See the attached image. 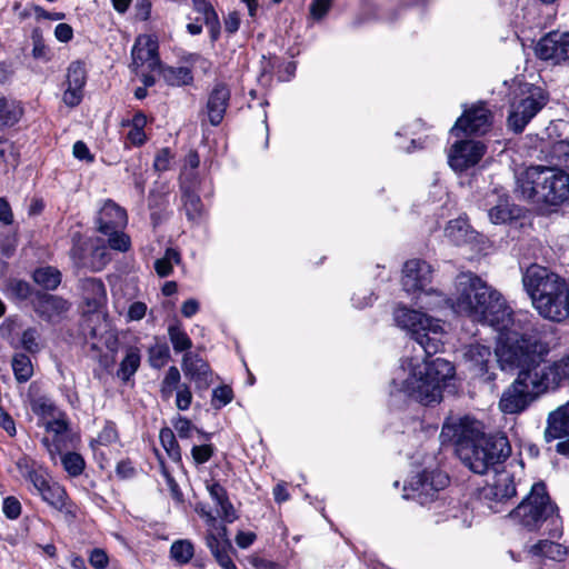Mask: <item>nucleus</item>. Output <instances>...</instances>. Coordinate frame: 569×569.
<instances>
[{
    "label": "nucleus",
    "mask_w": 569,
    "mask_h": 569,
    "mask_svg": "<svg viewBox=\"0 0 569 569\" xmlns=\"http://www.w3.org/2000/svg\"><path fill=\"white\" fill-rule=\"evenodd\" d=\"M440 437L456 441L460 460L475 473L485 475L497 470L510 455L511 447L503 435H485L480 423L466 417L458 422L446 421Z\"/></svg>",
    "instance_id": "f257e3e1"
},
{
    "label": "nucleus",
    "mask_w": 569,
    "mask_h": 569,
    "mask_svg": "<svg viewBox=\"0 0 569 569\" xmlns=\"http://www.w3.org/2000/svg\"><path fill=\"white\" fill-rule=\"evenodd\" d=\"M450 301L455 312L487 325L496 331L513 325L512 311L502 296L472 272H461L457 276Z\"/></svg>",
    "instance_id": "f03ea898"
},
{
    "label": "nucleus",
    "mask_w": 569,
    "mask_h": 569,
    "mask_svg": "<svg viewBox=\"0 0 569 569\" xmlns=\"http://www.w3.org/2000/svg\"><path fill=\"white\" fill-rule=\"evenodd\" d=\"M455 377V368L448 360L436 358L432 360L405 359L392 379V387L429 406L442 399V390L447 382Z\"/></svg>",
    "instance_id": "7ed1b4c3"
},
{
    "label": "nucleus",
    "mask_w": 569,
    "mask_h": 569,
    "mask_svg": "<svg viewBox=\"0 0 569 569\" xmlns=\"http://www.w3.org/2000/svg\"><path fill=\"white\" fill-rule=\"evenodd\" d=\"M525 315H512V323L507 329L497 331L498 343L495 351L496 361L502 370L536 371L543 369V357L548 353V347L536 336L520 333L523 329Z\"/></svg>",
    "instance_id": "20e7f679"
},
{
    "label": "nucleus",
    "mask_w": 569,
    "mask_h": 569,
    "mask_svg": "<svg viewBox=\"0 0 569 569\" xmlns=\"http://www.w3.org/2000/svg\"><path fill=\"white\" fill-rule=\"evenodd\" d=\"M525 290L536 310L546 319L562 321L569 298V282L548 268L533 263L522 274Z\"/></svg>",
    "instance_id": "39448f33"
},
{
    "label": "nucleus",
    "mask_w": 569,
    "mask_h": 569,
    "mask_svg": "<svg viewBox=\"0 0 569 569\" xmlns=\"http://www.w3.org/2000/svg\"><path fill=\"white\" fill-rule=\"evenodd\" d=\"M509 518L528 531L542 530L550 538H560L562 520L542 482L532 485L530 492L509 512Z\"/></svg>",
    "instance_id": "423d86ee"
},
{
    "label": "nucleus",
    "mask_w": 569,
    "mask_h": 569,
    "mask_svg": "<svg viewBox=\"0 0 569 569\" xmlns=\"http://www.w3.org/2000/svg\"><path fill=\"white\" fill-rule=\"evenodd\" d=\"M521 194L535 202L560 206L569 200V176L549 167H530L518 178Z\"/></svg>",
    "instance_id": "0eeeda50"
},
{
    "label": "nucleus",
    "mask_w": 569,
    "mask_h": 569,
    "mask_svg": "<svg viewBox=\"0 0 569 569\" xmlns=\"http://www.w3.org/2000/svg\"><path fill=\"white\" fill-rule=\"evenodd\" d=\"M393 319L398 327L410 333L427 358L442 350L446 332L440 320L403 306L395 309Z\"/></svg>",
    "instance_id": "6e6552de"
},
{
    "label": "nucleus",
    "mask_w": 569,
    "mask_h": 569,
    "mask_svg": "<svg viewBox=\"0 0 569 569\" xmlns=\"http://www.w3.org/2000/svg\"><path fill=\"white\" fill-rule=\"evenodd\" d=\"M546 391V383L538 370L520 371L516 380L502 392L499 409L506 415L520 413Z\"/></svg>",
    "instance_id": "1a4fd4ad"
},
{
    "label": "nucleus",
    "mask_w": 569,
    "mask_h": 569,
    "mask_svg": "<svg viewBox=\"0 0 569 569\" xmlns=\"http://www.w3.org/2000/svg\"><path fill=\"white\" fill-rule=\"evenodd\" d=\"M127 224L126 209L112 200H106L94 218L98 239L109 249H130L131 238L124 231Z\"/></svg>",
    "instance_id": "9d476101"
},
{
    "label": "nucleus",
    "mask_w": 569,
    "mask_h": 569,
    "mask_svg": "<svg viewBox=\"0 0 569 569\" xmlns=\"http://www.w3.org/2000/svg\"><path fill=\"white\" fill-rule=\"evenodd\" d=\"M432 268L429 263L420 259L408 260L402 269V286L407 292L422 291L419 296L421 306L433 310L439 308L447 300L436 290L425 291V288L431 282Z\"/></svg>",
    "instance_id": "9b49d317"
},
{
    "label": "nucleus",
    "mask_w": 569,
    "mask_h": 569,
    "mask_svg": "<svg viewBox=\"0 0 569 569\" xmlns=\"http://www.w3.org/2000/svg\"><path fill=\"white\" fill-rule=\"evenodd\" d=\"M449 483V477L440 470H423L413 475L405 485L402 497L420 505H428L437 499L439 491Z\"/></svg>",
    "instance_id": "f8f14e48"
},
{
    "label": "nucleus",
    "mask_w": 569,
    "mask_h": 569,
    "mask_svg": "<svg viewBox=\"0 0 569 569\" xmlns=\"http://www.w3.org/2000/svg\"><path fill=\"white\" fill-rule=\"evenodd\" d=\"M547 97L539 87H529L510 107L508 127L515 133L523 131L530 120L545 107Z\"/></svg>",
    "instance_id": "ddd939ff"
},
{
    "label": "nucleus",
    "mask_w": 569,
    "mask_h": 569,
    "mask_svg": "<svg viewBox=\"0 0 569 569\" xmlns=\"http://www.w3.org/2000/svg\"><path fill=\"white\" fill-rule=\"evenodd\" d=\"M495 471L493 481L481 489L480 499L485 501L492 512L497 513L502 510L500 505L516 496L517 487L511 472L507 470Z\"/></svg>",
    "instance_id": "4468645a"
},
{
    "label": "nucleus",
    "mask_w": 569,
    "mask_h": 569,
    "mask_svg": "<svg viewBox=\"0 0 569 569\" xmlns=\"http://www.w3.org/2000/svg\"><path fill=\"white\" fill-rule=\"evenodd\" d=\"M492 126V114L480 102L466 109L461 117H459L451 128V133L456 137L460 134H485Z\"/></svg>",
    "instance_id": "2eb2a0df"
},
{
    "label": "nucleus",
    "mask_w": 569,
    "mask_h": 569,
    "mask_svg": "<svg viewBox=\"0 0 569 569\" xmlns=\"http://www.w3.org/2000/svg\"><path fill=\"white\" fill-rule=\"evenodd\" d=\"M31 307L40 319L56 325L67 317L71 303L60 296L37 291L31 300Z\"/></svg>",
    "instance_id": "dca6fc26"
},
{
    "label": "nucleus",
    "mask_w": 569,
    "mask_h": 569,
    "mask_svg": "<svg viewBox=\"0 0 569 569\" xmlns=\"http://www.w3.org/2000/svg\"><path fill=\"white\" fill-rule=\"evenodd\" d=\"M545 439L548 442L559 439L556 451L569 456V401L548 415Z\"/></svg>",
    "instance_id": "f3484780"
},
{
    "label": "nucleus",
    "mask_w": 569,
    "mask_h": 569,
    "mask_svg": "<svg viewBox=\"0 0 569 569\" xmlns=\"http://www.w3.org/2000/svg\"><path fill=\"white\" fill-rule=\"evenodd\" d=\"M486 152L481 141L459 140L452 144L449 154V166L457 172H462L476 166Z\"/></svg>",
    "instance_id": "a211bd4d"
},
{
    "label": "nucleus",
    "mask_w": 569,
    "mask_h": 569,
    "mask_svg": "<svg viewBox=\"0 0 569 569\" xmlns=\"http://www.w3.org/2000/svg\"><path fill=\"white\" fill-rule=\"evenodd\" d=\"M535 51L542 60L569 62V32H549L538 41Z\"/></svg>",
    "instance_id": "6ab92c4d"
},
{
    "label": "nucleus",
    "mask_w": 569,
    "mask_h": 569,
    "mask_svg": "<svg viewBox=\"0 0 569 569\" xmlns=\"http://www.w3.org/2000/svg\"><path fill=\"white\" fill-rule=\"evenodd\" d=\"M158 48L159 44L154 37L149 34L139 36L131 51L134 70L147 67L150 71H154L160 68Z\"/></svg>",
    "instance_id": "aec40b11"
},
{
    "label": "nucleus",
    "mask_w": 569,
    "mask_h": 569,
    "mask_svg": "<svg viewBox=\"0 0 569 569\" xmlns=\"http://www.w3.org/2000/svg\"><path fill=\"white\" fill-rule=\"evenodd\" d=\"M483 206L488 208V217L493 224H503L518 217V209L511 207L505 192L492 190L485 197Z\"/></svg>",
    "instance_id": "412c9836"
},
{
    "label": "nucleus",
    "mask_w": 569,
    "mask_h": 569,
    "mask_svg": "<svg viewBox=\"0 0 569 569\" xmlns=\"http://www.w3.org/2000/svg\"><path fill=\"white\" fill-rule=\"evenodd\" d=\"M465 360L475 375L486 377L488 381L495 379V373L491 372V368L495 367L493 356L489 347L480 343L468 346L465 351Z\"/></svg>",
    "instance_id": "4be33fe9"
},
{
    "label": "nucleus",
    "mask_w": 569,
    "mask_h": 569,
    "mask_svg": "<svg viewBox=\"0 0 569 569\" xmlns=\"http://www.w3.org/2000/svg\"><path fill=\"white\" fill-rule=\"evenodd\" d=\"M445 234L457 247L486 246L488 242V239L473 230L463 218L450 221L445 229Z\"/></svg>",
    "instance_id": "5701e85b"
},
{
    "label": "nucleus",
    "mask_w": 569,
    "mask_h": 569,
    "mask_svg": "<svg viewBox=\"0 0 569 569\" xmlns=\"http://www.w3.org/2000/svg\"><path fill=\"white\" fill-rule=\"evenodd\" d=\"M182 370L199 389H207L212 382L209 365L198 355L187 352L182 358Z\"/></svg>",
    "instance_id": "b1692460"
},
{
    "label": "nucleus",
    "mask_w": 569,
    "mask_h": 569,
    "mask_svg": "<svg viewBox=\"0 0 569 569\" xmlns=\"http://www.w3.org/2000/svg\"><path fill=\"white\" fill-rule=\"evenodd\" d=\"M206 543L222 569H237L230 557L232 545L227 538L226 527H222L217 533H209L206 538Z\"/></svg>",
    "instance_id": "393cba45"
},
{
    "label": "nucleus",
    "mask_w": 569,
    "mask_h": 569,
    "mask_svg": "<svg viewBox=\"0 0 569 569\" xmlns=\"http://www.w3.org/2000/svg\"><path fill=\"white\" fill-rule=\"evenodd\" d=\"M38 495L52 508L63 512L66 517L74 519L77 517L76 506L69 501L66 489L58 482L51 481Z\"/></svg>",
    "instance_id": "a878e982"
},
{
    "label": "nucleus",
    "mask_w": 569,
    "mask_h": 569,
    "mask_svg": "<svg viewBox=\"0 0 569 569\" xmlns=\"http://www.w3.org/2000/svg\"><path fill=\"white\" fill-rule=\"evenodd\" d=\"M229 99L230 90L227 86L223 83L216 84L207 103L208 118L212 126H218L223 120Z\"/></svg>",
    "instance_id": "bb28decb"
},
{
    "label": "nucleus",
    "mask_w": 569,
    "mask_h": 569,
    "mask_svg": "<svg viewBox=\"0 0 569 569\" xmlns=\"http://www.w3.org/2000/svg\"><path fill=\"white\" fill-rule=\"evenodd\" d=\"M82 298L90 311L99 309L106 301V288L101 280L87 278L80 281Z\"/></svg>",
    "instance_id": "cd10ccee"
},
{
    "label": "nucleus",
    "mask_w": 569,
    "mask_h": 569,
    "mask_svg": "<svg viewBox=\"0 0 569 569\" xmlns=\"http://www.w3.org/2000/svg\"><path fill=\"white\" fill-rule=\"evenodd\" d=\"M542 381L546 383L547 390L557 387L561 381H569V356L553 362L543 369H537Z\"/></svg>",
    "instance_id": "c85d7f7f"
},
{
    "label": "nucleus",
    "mask_w": 569,
    "mask_h": 569,
    "mask_svg": "<svg viewBox=\"0 0 569 569\" xmlns=\"http://www.w3.org/2000/svg\"><path fill=\"white\" fill-rule=\"evenodd\" d=\"M180 188L186 216L190 221H199L203 214V206L199 194L191 190V184L187 183L186 178H183V182L180 183Z\"/></svg>",
    "instance_id": "c756f323"
},
{
    "label": "nucleus",
    "mask_w": 569,
    "mask_h": 569,
    "mask_svg": "<svg viewBox=\"0 0 569 569\" xmlns=\"http://www.w3.org/2000/svg\"><path fill=\"white\" fill-rule=\"evenodd\" d=\"M31 277L34 283L50 291L56 290L60 286L62 279L61 272L52 266H41L36 268Z\"/></svg>",
    "instance_id": "7c9ffc66"
},
{
    "label": "nucleus",
    "mask_w": 569,
    "mask_h": 569,
    "mask_svg": "<svg viewBox=\"0 0 569 569\" xmlns=\"http://www.w3.org/2000/svg\"><path fill=\"white\" fill-rule=\"evenodd\" d=\"M23 114V107L20 101L12 98H0V126L12 127Z\"/></svg>",
    "instance_id": "2f4dec72"
},
{
    "label": "nucleus",
    "mask_w": 569,
    "mask_h": 569,
    "mask_svg": "<svg viewBox=\"0 0 569 569\" xmlns=\"http://www.w3.org/2000/svg\"><path fill=\"white\" fill-rule=\"evenodd\" d=\"M529 552L536 557H545L551 560L561 561L565 558L567 550L562 545L550 539H545L532 545Z\"/></svg>",
    "instance_id": "473e14b6"
},
{
    "label": "nucleus",
    "mask_w": 569,
    "mask_h": 569,
    "mask_svg": "<svg viewBox=\"0 0 569 569\" xmlns=\"http://www.w3.org/2000/svg\"><path fill=\"white\" fill-rule=\"evenodd\" d=\"M37 291L28 281L17 278L9 279L3 289L4 295L13 301H31Z\"/></svg>",
    "instance_id": "72a5a7b5"
},
{
    "label": "nucleus",
    "mask_w": 569,
    "mask_h": 569,
    "mask_svg": "<svg viewBox=\"0 0 569 569\" xmlns=\"http://www.w3.org/2000/svg\"><path fill=\"white\" fill-rule=\"evenodd\" d=\"M17 347L22 348L27 352L34 355L42 350L41 332L38 327H28L22 330Z\"/></svg>",
    "instance_id": "f704fd0d"
},
{
    "label": "nucleus",
    "mask_w": 569,
    "mask_h": 569,
    "mask_svg": "<svg viewBox=\"0 0 569 569\" xmlns=\"http://www.w3.org/2000/svg\"><path fill=\"white\" fill-rule=\"evenodd\" d=\"M160 71L164 81L170 86H187L193 80L192 72L188 67H166Z\"/></svg>",
    "instance_id": "c9c22d12"
},
{
    "label": "nucleus",
    "mask_w": 569,
    "mask_h": 569,
    "mask_svg": "<svg viewBox=\"0 0 569 569\" xmlns=\"http://www.w3.org/2000/svg\"><path fill=\"white\" fill-rule=\"evenodd\" d=\"M11 367L18 382H27L33 375L31 359L26 353L17 352L12 357Z\"/></svg>",
    "instance_id": "e433bc0d"
},
{
    "label": "nucleus",
    "mask_w": 569,
    "mask_h": 569,
    "mask_svg": "<svg viewBox=\"0 0 569 569\" xmlns=\"http://www.w3.org/2000/svg\"><path fill=\"white\" fill-rule=\"evenodd\" d=\"M140 361L139 349L134 347L129 348L118 369V377L124 381L129 380L137 372Z\"/></svg>",
    "instance_id": "4c0bfd02"
},
{
    "label": "nucleus",
    "mask_w": 569,
    "mask_h": 569,
    "mask_svg": "<svg viewBox=\"0 0 569 569\" xmlns=\"http://www.w3.org/2000/svg\"><path fill=\"white\" fill-rule=\"evenodd\" d=\"M193 545L188 539L176 540L170 547V557L179 565L188 563L193 558Z\"/></svg>",
    "instance_id": "58836bf2"
},
{
    "label": "nucleus",
    "mask_w": 569,
    "mask_h": 569,
    "mask_svg": "<svg viewBox=\"0 0 569 569\" xmlns=\"http://www.w3.org/2000/svg\"><path fill=\"white\" fill-rule=\"evenodd\" d=\"M169 206L168 196L152 191L149 196V208L151 210V219L153 224H158L168 216L167 208Z\"/></svg>",
    "instance_id": "ea45409f"
},
{
    "label": "nucleus",
    "mask_w": 569,
    "mask_h": 569,
    "mask_svg": "<svg viewBox=\"0 0 569 569\" xmlns=\"http://www.w3.org/2000/svg\"><path fill=\"white\" fill-rule=\"evenodd\" d=\"M168 336L176 352L187 351L192 347L191 339L179 322L169 326Z\"/></svg>",
    "instance_id": "a19ab883"
},
{
    "label": "nucleus",
    "mask_w": 569,
    "mask_h": 569,
    "mask_svg": "<svg viewBox=\"0 0 569 569\" xmlns=\"http://www.w3.org/2000/svg\"><path fill=\"white\" fill-rule=\"evenodd\" d=\"M31 410L43 419L54 418L60 412L54 402L44 396L32 399Z\"/></svg>",
    "instance_id": "79ce46f5"
},
{
    "label": "nucleus",
    "mask_w": 569,
    "mask_h": 569,
    "mask_svg": "<svg viewBox=\"0 0 569 569\" xmlns=\"http://www.w3.org/2000/svg\"><path fill=\"white\" fill-rule=\"evenodd\" d=\"M160 442L173 461H180L181 452L176 436L170 428H162L159 433Z\"/></svg>",
    "instance_id": "37998d69"
},
{
    "label": "nucleus",
    "mask_w": 569,
    "mask_h": 569,
    "mask_svg": "<svg viewBox=\"0 0 569 569\" xmlns=\"http://www.w3.org/2000/svg\"><path fill=\"white\" fill-rule=\"evenodd\" d=\"M193 9L203 16V21L210 28L219 26V18L208 0H192Z\"/></svg>",
    "instance_id": "c03bdc74"
},
{
    "label": "nucleus",
    "mask_w": 569,
    "mask_h": 569,
    "mask_svg": "<svg viewBox=\"0 0 569 569\" xmlns=\"http://www.w3.org/2000/svg\"><path fill=\"white\" fill-rule=\"evenodd\" d=\"M174 263H180L179 251H166L164 257L154 262L156 272L160 277H167L171 273Z\"/></svg>",
    "instance_id": "a18cd8bd"
},
{
    "label": "nucleus",
    "mask_w": 569,
    "mask_h": 569,
    "mask_svg": "<svg viewBox=\"0 0 569 569\" xmlns=\"http://www.w3.org/2000/svg\"><path fill=\"white\" fill-rule=\"evenodd\" d=\"M170 358V349L167 343H157L149 349V363L152 368H162Z\"/></svg>",
    "instance_id": "49530a36"
},
{
    "label": "nucleus",
    "mask_w": 569,
    "mask_h": 569,
    "mask_svg": "<svg viewBox=\"0 0 569 569\" xmlns=\"http://www.w3.org/2000/svg\"><path fill=\"white\" fill-rule=\"evenodd\" d=\"M64 470L72 477H77L82 473L84 469L83 458L76 452H68L61 458Z\"/></svg>",
    "instance_id": "de8ad7c7"
},
{
    "label": "nucleus",
    "mask_w": 569,
    "mask_h": 569,
    "mask_svg": "<svg viewBox=\"0 0 569 569\" xmlns=\"http://www.w3.org/2000/svg\"><path fill=\"white\" fill-rule=\"evenodd\" d=\"M67 84L83 89L86 84V70L81 62L74 61L69 66L67 72Z\"/></svg>",
    "instance_id": "09e8293b"
},
{
    "label": "nucleus",
    "mask_w": 569,
    "mask_h": 569,
    "mask_svg": "<svg viewBox=\"0 0 569 569\" xmlns=\"http://www.w3.org/2000/svg\"><path fill=\"white\" fill-rule=\"evenodd\" d=\"M180 371L177 367L172 366L168 369L162 382L161 395L164 399H169L180 381Z\"/></svg>",
    "instance_id": "8fccbe9b"
},
{
    "label": "nucleus",
    "mask_w": 569,
    "mask_h": 569,
    "mask_svg": "<svg viewBox=\"0 0 569 569\" xmlns=\"http://www.w3.org/2000/svg\"><path fill=\"white\" fill-rule=\"evenodd\" d=\"M32 39V56L34 59L49 60V49L42 38L40 29H34L31 33Z\"/></svg>",
    "instance_id": "3c124183"
},
{
    "label": "nucleus",
    "mask_w": 569,
    "mask_h": 569,
    "mask_svg": "<svg viewBox=\"0 0 569 569\" xmlns=\"http://www.w3.org/2000/svg\"><path fill=\"white\" fill-rule=\"evenodd\" d=\"M118 440H119V436H118L116 425L111 421H108V422H106L104 427L99 432V435L94 441L101 446H109V445L116 443Z\"/></svg>",
    "instance_id": "603ef678"
},
{
    "label": "nucleus",
    "mask_w": 569,
    "mask_h": 569,
    "mask_svg": "<svg viewBox=\"0 0 569 569\" xmlns=\"http://www.w3.org/2000/svg\"><path fill=\"white\" fill-rule=\"evenodd\" d=\"M33 487L37 493H39L43 488H46L52 480L50 479L48 472L42 467H38L36 471L31 473V476L27 479Z\"/></svg>",
    "instance_id": "864d4df0"
},
{
    "label": "nucleus",
    "mask_w": 569,
    "mask_h": 569,
    "mask_svg": "<svg viewBox=\"0 0 569 569\" xmlns=\"http://www.w3.org/2000/svg\"><path fill=\"white\" fill-rule=\"evenodd\" d=\"M233 393L230 387L221 386L213 390L212 392V406L216 409H220L221 407L228 405L232 401Z\"/></svg>",
    "instance_id": "5fc2aeb1"
},
{
    "label": "nucleus",
    "mask_w": 569,
    "mask_h": 569,
    "mask_svg": "<svg viewBox=\"0 0 569 569\" xmlns=\"http://www.w3.org/2000/svg\"><path fill=\"white\" fill-rule=\"evenodd\" d=\"M21 503L16 497H7L3 499L2 512L8 519L16 520L21 515Z\"/></svg>",
    "instance_id": "6e6d98bb"
},
{
    "label": "nucleus",
    "mask_w": 569,
    "mask_h": 569,
    "mask_svg": "<svg viewBox=\"0 0 569 569\" xmlns=\"http://www.w3.org/2000/svg\"><path fill=\"white\" fill-rule=\"evenodd\" d=\"M173 427L181 439H188L192 437L193 431H198L194 426H192L191 421L184 417L179 416L173 421Z\"/></svg>",
    "instance_id": "4d7b16f0"
},
{
    "label": "nucleus",
    "mask_w": 569,
    "mask_h": 569,
    "mask_svg": "<svg viewBox=\"0 0 569 569\" xmlns=\"http://www.w3.org/2000/svg\"><path fill=\"white\" fill-rule=\"evenodd\" d=\"M551 156L559 162L569 164V139L557 141L551 147Z\"/></svg>",
    "instance_id": "13d9d810"
},
{
    "label": "nucleus",
    "mask_w": 569,
    "mask_h": 569,
    "mask_svg": "<svg viewBox=\"0 0 569 569\" xmlns=\"http://www.w3.org/2000/svg\"><path fill=\"white\" fill-rule=\"evenodd\" d=\"M200 159L197 152L191 151L187 154L184 159V166L180 176V183L183 182V178L189 180V176H194V170L199 167Z\"/></svg>",
    "instance_id": "bf43d9fd"
},
{
    "label": "nucleus",
    "mask_w": 569,
    "mask_h": 569,
    "mask_svg": "<svg viewBox=\"0 0 569 569\" xmlns=\"http://www.w3.org/2000/svg\"><path fill=\"white\" fill-rule=\"evenodd\" d=\"M213 455V447L211 445L193 446L191 456L196 465L206 463Z\"/></svg>",
    "instance_id": "052dcab7"
},
{
    "label": "nucleus",
    "mask_w": 569,
    "mask_h": 569,
    "mask_svg": "<svg viewBox=\"0 0 569 569\" xmlns=\"http://www.w3.org/2000/svg\"><path fill=\"white\" fill-rule=\"evenodd\" d=\"M332 6V0H312L309 7L310 16L315 20L322 19Z\"/></svg>",
    "instance_id": "680f3d73"
},
{
    "label": "nucleus",
    "mask_w": 569,
    "mask_h": 569,
    "mask_svg": "<svg viewBox=\"0 0 569 569\" xmlns=\"http://www.w3.org/2000/svg\"><path fill=\"white\" fill-rule=\"evenodd\" d=\"M351 300L355 308L363 309L372 303L373 293L369 289L360 288L353 293Z\"/></svg>",
    "instance_id": "e2e57ef3"
},
{
    "label": "nucleus",
    "mask_w": 569,
    "mask_h": 569,
    "mask_svg": "<svg viewBox=\"0 0 569 569\" xmlns=\"http://www.w3.org/2000/svg\"><path fill=\"white\" fill-rule=\"evenodd\" d=\"M16 467L20 476L27 480L39 466L29 457L22 456L17 460Z\"/></svg>",
    "instance_id": "0e129e2a"
},
{
    "label": "nucleus",
    "mask_w": 569,
    "mask_h": 569,
    "mask_svg": "<svg viewBox=\"0 0 569 569\" xmlns=\"http://www.w3.org/2000/svg\"><path fill=\"white\" fill-rule=\"evenodd\" d=\"M192 402V393L188 386H181L177 391L176 406L179 410L189 409Z\"/></svg>",
    "instance_id": "69168bd1"
},
{
    "label": "nucleus",
    "mask_w": 569,
    "mask_h": 569,
    "mask_svg": "<svg viewBox=\"0 0 569 569\" xmlns=\"http://www.w3.org/2000/svg\"><path fill=\"white\" fill-rule=\"evenodd\" d=\"M147 305L141 301H136L129 306L127 312V321H139L144 318L147 313Z\"/></svg>",
    "instance_id": "338daca9"
},
{
    "label": "nucleus",
    "mask_w": 569,
    "mask_h": 569,
    "mask_svg": "<svg viewBox=\"0 0 569 569\" xmlns=\"http://www.w3.org/2000/svg\"><path fill=\"white\" fill-rule=\"evenodd\" d=\"M82 89L74 88L67 84V89L63 93V102L69 107L78 106L82 100Z\"/></svg>",
    "instance_id": "774afa93"
}]
</instances>
